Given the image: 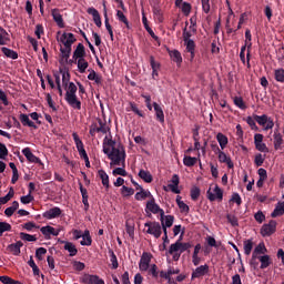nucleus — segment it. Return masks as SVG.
Returning a JSON list of instances; mask_svg holds the SVG:
<instances>
[{
  "label": "nucleus",
  "mask_w": 284,
  "mask_h": 284,
  "mask_svg": "<svg viewBox=\"0 0 284 284\" xmlns=\"http://www.w3.org/2000/svg\"><path fill=\"white\" fill-rule=\"evenodd\" d=\"M284 214V202H278L271 213L272 219H276V216H283Z\"/></svg>",
  "instance_id": "2f4dec72"
},
{
  "label": "nucleus",
  "mask_w": 284,
  "mask_h": 284,
  "mask_svg": "<svg viewBox=\"0 0 284 284\" xmlns=\"http://www.w3.org/2000/svg\"><path fill=\"white\" fill-rule=\"evenodd\" d=\"M185 43L186 52L191 54V61L194 59V52L196 50V43H194V40H187Z\"/></svg>",
  "instance_id": "72a5a7b5"
},
{
  "label": "nucleus",
  "mask_w": 284,
  "mask_h": 284,
  "mask_svg": "<svg viewBox=\"0 0 284 284\" xmlns=\"http://www.w3.org/2000/svg\"><path fill=\"white\" fill-rule=\"evenodd\" d=\"M82 240L80 241V245L90 247L92 245V235H90V231L85 230L82 234Z\"/></svg>",
  "instance_id": "bb28decb"
},
{
  "label": "nucleus",
  "mask_w": 284,
  "mask_h": 284,
  "mask_svg": "<svg viewBox=\"0 0 284 284\" xmlns=\"http://www.w3.org/2000/svg\"><path fill=\"white\" fill-rule=\"evenodd\" d=\"M275 80L278 81V83H284V69L275 70Z\"/></svg>",
  "instance_id": "4d7b16f0"
},
{
  "label": "nucleus",
  "mask_w": 284,
  "mask_h": 284,
  "mask_svg": "<svg viewBox=\"0 0 284 284\" xmlns=\"http://www.w3.org/2000/svg\"><path fill=\"white\" fill-rule=\"evenodd\" d=\"M20 239L21 241H28L29 243H34V241H37V235H30L28 233L21 232Z\"/></svg>",
  "instance_id": "603ef678"
},
{
  "label": "nucleus",
  "mask_w": 284,
  "mask_h": 284,
  "mask_svg": "<svg viewBox=\"0 0 284 284\" xmlns=\"http://www.w3.org/2000/svg\"><path fill=\"white\" fill-rule=\"evenodd\" d=\"M65 90V101L69 103L70 106L73 108V110H81V100L77 98V84L74 82H69L67 87H64Z\"/></svg>",
  "instance_id": "7ed1b4c3"
},
{
  "label": "nucleus",
  "mask_w": 284,
  "mask_h": 284,
  "mask_svg": "<svg viewBox=\"0 0 284 284\" xmlns=\"http://www.w3.org/2000/svg\"><path fill=\"white\" fill-rule=\"evenodd\" d=\"M81 283L84 284H105L103 280H101L98 275H90V274H84L80 278Z\"/></svg>",
  "instance_id": "9b49d317"
},
{
  "label": "nucleus",
  "mask_w": 284,
  "mask_h": 284,
  "mask_svg": "<svg viewBox=\"0 0 284 284\" xmlns=\"http://www.w3.org/2000/svg\"><path fill=\"white\" fill-rule=\"evenodd\" d=\"M148 272L153 276V278H159V266H156V264H152Z\"/></svg>",
  "instance_id": "13d9d810"
},
{
  "label": "nucleus",
  "mask_w": 284,
  "mask_h": 284,
  "mask_svg": "<svg viewBox=\"0 0 284 284\" xmlns=\"http://www.w3.org/2000/svg\"><path fill=\"white\" fill-rule=\"evenodd\" d=\"M110 132V125H108V122H103L101 118H98L95 122H92L89 126V134L90 136H97V134H100V136H103V134H108Z\"/></svg>",
  "instance_id": "20e7f679"
},
{
  "label": "nucleus",
  "mask_w": 284,
  "mask_h": 284,
  "mask_svg": "<svg viewBox=\"0 0 284 284\" xmlns=\"http://www.w3.org/2000/svg\"><path fill=\"white\" fill-rule=\"evenodd\" d=\"M261 263V270H267L268 265H272V260L270 258V255H262L257 257Z\"/></svg>",
  "instance_id": "f704fd0d"
},
{
  "label": "nucleus",
  "mask_w": 284,
  "mask_h": 284,
  "mask_svg": "<svg viewBox=\"0 0 284 284\" xmlns=\"http://www.w3.org/2000/svg\"><path fill=\"white\" fill-rule=\"evenodd\" d=\"M23 245V242L18 241L13 244H10L7 246V252H9V254H13V256H19V254H21V246Z\"/></svg>",
  "instance_id": "f3484780"
},
{
  "label": "nucleus",
  "mask_w": 284,
  "mask_h": 284,
  "mask_svg": "<svg viewBox=\"0 0 284 284\" xmlns=\"http://www.w3.org/2000/svg\"><path fill=\"white\" fill-rule=\"evenodd\" d=\"M142 23H143L146 32L150 34V37H152V39H154V41H159V38L156 37V34L154 33L152 28H150V24L148 23V17H145V14H143V17H142Z\"/></svg>",
  "instance_id": "7c9ffc66"
},
{
  "label": "nucleus",
  "mask_w": 284,
  "mask_h": 284,
  "mask_svg": "<svg viewBox=\"0 0 284 284\" xmlns=\"http://www.w3.org/2000/svg\"><path fill=\"white\" fill-rule=\"evenodd\" d=\"M6 156H8V148L0 142V159H6Z\"/></svg>",
  "instance_id": "338daca9"
},
{
  "label": "nucleus",
  "mask_w": 284,
  "mask_h": 284,
  "mask_svg": "<svg viewBox=\"0 0 284 284\" xmlns=\"http://www.w3.org/2000/svg\"><path fill=\"white\" fill-rule=\"evenodd\" d=\"M98 174L102 181V185H104V187H110V176L108 175V173H105L104 170H99Z\"/></svg>",
  "instance_id": "e433bc0d"
},
{
  "label": "nucleus",
  "mask_w": 284,
  "mask_h": 284,
  "mask_svg": "<svg viewBox=\"0 0 284 284\" xmlns=\"http://www.w3.org/2000/svg\"><path fill=\"white\" fill-rule=\"evenodd\" d=\"M40 232L45 239H50V236H59V231L52 226H42Z\"/></svg>",
  "instance_id": "4be33fe9"
},
{
  "label": "nucleus",
  "mask_w": 284,
  "mask_h": 284,
  "mask_svg": "<svg viewBox=\"0 0 284 284\" xmlns=\"http://www.w3.org/2000/svg\"><path fill=\"white\" fill-rule=\"evenodd\" d=\"M22 154L26 156V159L30 163H41V159H39L37 155L32 154V151L30 150V148L23 149Z\"/></svg>",
  "instance_id": "5701e85b"
},
{
  "label": "nucleus",
  "mask_w": 284,
  "mask_h": 284,
  "mask_svg": "<svg viewBox=\"0 0 284 284\" xmlns=\"http://www.w3.org/2000/svg\"><path fill=\"white\" fill-rule=\"evenodd\" d=\"M255 149L258 151V152H270V149H267V145L263 142H257L255 144Z\"/></svg>",
  "instance_id": "69168bd1"
},
{
  "label": "nucleus",
  "mask_w": 284,
  "mask_h": 284,
  "mask_svg": "<svg viewBox=\"0 0 284 284\" xmlns=\"http://www.w3.org/2000/svg\"><path fill=\"white\" fill-rule=\"evenodd\" d=\"M89 65L90 64L85 61V58L78 59V70L80 74H83L88 70Z\"/></svg>",
  "instance_id": "4c0bfd02"
},
{
  "label": "nucleus",
  "mask_w": 284,
  "mask_h": 284,
  "mask_svg": "<svg viewBox=\"0 0 284 284\" xmlns=\"http://www.w3.org/2000/svg\"><path fill=\"white\" fill-rule=\"evenodd\" d=\"M85 58V47L83 43H79L73 52V59L74 61H78V59H84Z\"/></svg>",
  "instance_id": "393cba45"
},
{
  "label": "nucleus",
  "mask_w": 284,
  "mask_h": 284,
  "mask_svg": "<svg viewBox=\"0 0 284 284\" xmlns=\"http://www.w3.org/2000/svg\"><path fill=\"white\" fill-rule=\"evenodd\" d=\"M1 52L4 54V57H7V59H19V53L12 49H8L7 47H2Z\"/></svg>",
  "instance_id": "c756f323"
},
{
  "label": "nucleus",
  "mask_w": 284,
  "mask_h": 284,
  "mask_svg": "<svg viewBox=\"0 0 284 284\" xmlns=\"http://www.w3.org/2000/svg\"><path fill=\"white\" fill-rule=\"evenodd\" d=\"M169 55L176 63L178 65H181L183 63V57H181V52L179 50H172L169 51Z\"/></svg>",
  "instance_id": "cd10ccee"
},
{
  "label": "nucleus",
  "mask_w": 284,
  "mask_h": 284,
  "mask_svg": "<svg viewBox=\"0 0 284 284\" xmlns=\"http://www.w3.org/2000/svg\"><path fill=\"white\" fill-rule=\"evenodd\" d=\"M252 250H254V242L252 240L244 241V254L250 256L252 254Z\"/></svg>",
  "instance_id": "79ce46f5"
},
{
  "label": "nucleus",
  "mask_w": 284,
  "mask_h": 284,
  "mask_svg": "<svg viewBox=\"0 0 284 284\" xmlns=\"http://www.w3.org/2000/svg\"><path fill=\"white\" fill-rule=\"evenodd\" d=\"M267 252V248L265 247V243H260L253 251V261H256L258 257V254H265Z\"/></svg>",
  "instance_id": "473e14b6"
},
{
  "label": "nucleus",
  "mask_w": 284,
  "mask_h": 284,
  "mask_svg": "<svg viewBox=\"0 0 284 284\" xmlns=\"http://www.w3.org/2000/svg\"><path fill=\"white\" fill-rule=\"evenodd\" d=\"M113 176H128V171L123 168H116L112 171Z\"/></svg>",
  "instance_id": "680f3d73"
},
{
  "label": "nucleus",
  "mask_w": 284,
  "mask_h": 284,
  "mask_svg": "<svg viewBox=\"0 0 284 284\" xmlns=\"http://www.w3.org/2000/svg\"><path fill=\"white\" fill-rule=\"evenodd\" d=\"M179 183H181V179L178 174H174L171 179V183L169 184V189L173 194H181V190H179Z\"/></svg>",
  "instance_id": "a211bd4d"
},
{
  "label": "nucleus",
  "mask_w": 284,
  "mask_h": 284,
  "mask_svg": "<svg viewBox=\"0 0 284 284\" xmlns=\"http://www.w3.org/2000/svg\"><path fill=\"white\" fill-rule=\"evenodd\" d=\"M139 176L140 179H143L145 183H152V174L150 173V171L140 170Z\"/></svg>",
  "instance_id": "49530a36"
},
{
  "label": "nucleus",
  "mask_w": 284,
  "mask_h": 284,
  "mask_svg": "<svg viewBox=\"0 0 284 284\" xmlns=\"http://www.w3.org/2000/svg\"><path fill=\"white\" fill-rule=\"evenodd\" d=\"M121 194L124 196H132V194H134V189L123 185L121 189Z\"/></svg>",
  "instance_id": "e2e57ef3"
},
{
  "label": "nucleus",
  "mask_w": 284,
  "mask_h": 284,
  "mask_svg": "<svg viewBox=\"0 0 284 284\" xmlns=\"http://www.w3.org/2000/svg\"><path fill=\"white\" fill-rule=\"evenodd\" d=\"M133 185H135L136 190H140V192H138L135 194V200L136 201H145V199H148V196H151L150 191H145L143 190V187L141 185H139V183L132 181Z\"/></svg>",
  "instance_id": "4468645a"
},
{
  "label": "nucleus",
  "mask_w": 284,
  "mask_h": 284,
  "mask_svg": "<svg viewBox=\"0 0 284 284\" xmlns=\"http://www.w3.org/2000/svg\"><path fill=\"white\" fill-rule=\"evenodd\" d=\"M233 103L236 108H240V110H247V105L245 104V101H243L242 97H235L233 99Z\"/></svg>",
  "instance_id": "de8ad7c7"
},
{
  "label": "nucleus",
  "mask_w": 284,
  "mask_h": 284,
  "mask_svg": "<svg viewBox=\"0 0 284 284\" xmlns=\"http://www.w3.org/2000/svg\"><path fill=\"white\" fill-rule=\"evenodd\" d=\"M72 136H73V141L75 143L78 152L81 150H84L85 148L83 146V141H81V139L79 138V134L72 133Z\"/></svg>",
  "instance_id": "8fccbe9b"
},
{
  "label": "nucleus",
  "mask_w": 284,
  "mask_h": 284,
  "mask_svg": "<svg viewBox=\"0 0 284 284\" xmlns=\"http://www.w3.org/2000/svg\"><path fill=\"white\" fill-rule=\"evenodd\" d=\"M87 12L88 14H91L93 17V21L95 26L98 28H101L102 22H101V14H99V11L94 7H91L87 10Z\"/></svg>",
  "instance_id": "b1692460"
},
{
  "label": "nucleus",
  "mask_w": 284,
  "mask_h": 284,
  "mask_svg": "<svg viewBox=\"0 0 284 284\" xmlns=\"http://www.w3.org/2000/svg\"><path fill=\"white\" fill-rule=\"evenodd\" d=\"M19 120L24 128H33V130H38L39 128L33 121L30 120V115L26 113H21Z\"/></svg>",
  "instance_id": "2eb2a0df"
},
{
  "label": "nucleus",
  "mask_w": 284,
  "mask_h": 284,
  "mask_svg": "<svg viewBox=\"0 0 284 284\" xmlns=\"http://www.w3.org/2000/svg\"><path fill=\"white\" fill-rule=\"evenodd\" d=\"M109 254H110L112 270H118L119 268V260L116 258V254H114V251H112V250H109Z\"/></svg>",
  "instance_id": "09e8293b"
},
{
  "label": "nucleus",
  "mask_w": 284,
  "mask_h": 284,
  "mask_svg": "<svg viewBox=\"0 0 284 284\" xmlns=\"http://www.w3.org/2000/svg\"><path fill=\"white\" fill-rule=\"evenodd\" d=\"M28 265L31 266V268L33 270L34 276H39V266H37V263H34V260L32 257H30V260L28 261Z\"/></svg>",
  "instance_id": "bf43d9fd"
},
{
  "label": "nucleus",
  "mask_w": 284,
  "mask_h": 284,
  "mask_svg": "<svg viewBox=\"0 0 284 284\" xmlns=\"http://www.w3.org/2000/svg\"><path fill=\"white\" fill-rule=\"evenodd\" d=\"M169 254L173 256V261H179L181 258L180 241H176L175 243L171 244L169 248Z\"/></svg>",
  "instance_id": "f8f14e48"
},
{
  "label": "nucleus",
  "mask_w": 284,
  "mask_h": 284,
  "mask_svg": "<svg viewBox=\"0 0 284 284\" xmlns=\"http://www.w3.org/2000/svg\"><path fill=\"white\" fill-rule=\"evenodd\" d=\"M59 216H61V209L59 206H54L43 213V217L49 221L52 219H59Z\"/></svg>",
  "instance_id": "dca6fc26"
},
{
  "label": "nucleus",
  "mask_w": 284,
  "mask_h": 284,
  "mask_svg": "<svg viewBox=\"0 0 284 284\" xmlns=\"http://www.w3.org/2000/svg\"><path fill=\"white\" fill-rule=\"evenodd\" d=\"M8 41H10L8 31L0 27V45H7Z\"/></svg>",
  "instance_id": "ea45409f"
},
{
  "label": "nucleus",
  "mask_w": 284,
  "mask_h": 284,
  "mask_svg": "<svg viewBox=\"0 0 284 284\" xmlns=\"http://www.w3.org/2000/svg\"><path fill=\"white\" fill-rule=\"evenodd\" d=\"M253 119L256 121V123H258V125H262L264 130H272V128H274V120L266 114L254 115Z\"/></svg>",
  "instance_id": "0eeeda50"
},
{
  "label": "nucleus",
  "mask_w": 284,
  "mask_h": 284,
  "mask_svg": "<svg viewBox=\"0 0 284 284\" xmlns=\"http://www.w3.org/2000/svg\"><path fill=\"white\" fill-rule=\"evenodd\" d=\"M45 254H48V250H45V247H39L36 251V258H38V261H43Z\"/></svg>",
  "instance_id": "5fc2aeb1"
},
{
  "label": "nucleus",
  "mask_w": 284,
  "mask_h": 284,
  "mask_svg": "<svg viewBox=\"0 0 284 284\" xmlns=\"http://www.w3.org/2000/svg\"><path fill=\"white\" fill-rule=\"evenodd\" d=\"M161 225L163 232H165L168 227H172V225H174V216L164 214L163 216H161Z\"/></svg>",
  "instance_id": "412c9836"
},
{
  "label": "nucleus",
  "mask_w": 284,
  "mask_h": 284,
  "mask_svg": "<svg viewBox=\"0 0 284 284\" xmlns=\"http://www.w3.org/2000/svg\"><path fill=\"white\" fill-rule=\"evenodd\" d=\"M216 141L220 144L221 150H225L227 148L229 140L223 133L216 134Z\"/></svg>",
  "instance_id": "c9c22d12"
},
{
  "label": "nucleus",
  "mask_w": 284,
  "mask_h": 284,
  "mask_svg": "<svg viewBox=\"0 0 284 284\" xmlns=\"http://www.w3.org/2000/svg\"><path fill=\"white\" fill-rule=\"evenodd\" d=\"M153 108H154V112L158 121L160 123H165V114L163 113V109L161 108V105H159V103L156 102H153Z\"/></svg>",
  "instance_id": "a878e982"
},
{
  "label": "nucleus",
  "mask_w": 284,
  "mask_h": 284,
  "mask_svg": "<svg viewBox=\"0 0 284 284\" xmlns=\"http://www.w3.org/2000/svg\"><path fill=\"white\" fill-rule=\"evenodd\" d=\"M209 201H223V190L219 185H214L213 192L212 187L206 192Z\"/></svg>",
  "instance_id": "6e6552de"
},
{
  "label": "nucleus",
  "mask_w": 284,
  "mask_h": 284,
  "mask_svg": "<svg viewBox=\"0 0 284 284\" xmlns=\"http://www.w3.org/2000/svg\"><path fill=\"white\" fill-rule=\"evenodd\" d=\"M12 225L8 222H0V236H3V232H10Z\"/></svg>",
  "instance_id": "6e6d98bb"
},
{
  "label": "nucleus",
  "mask_w": 284,
  "mask_h": 284,
  "mask_svg": "<svg viewBox=\"0 0 284 284\" xmlns=\"http://www.w3.org/2000/svg\"><path fill=\"white\" fill-rule=\"evenodd\" d=\"M254 219L256 222L263 223V221H265V214H263V211H258L254 214Z\"/></svg>",
  "instance_id": "774afa93"
},
{
  "label": "nucleus",
  "mask_w": 284,
  "mask_h": 284,
  "mask_svg": "<svg viewBox=\"0 0 284 284\" xmlns=\"http://www.w3.org/2000/svg\"><path fill=\"white\" fill-rule=\"evenodd\" d=\"M64 250L69 252V256H77V254H79L77 245H74L72 242H64Z\"/></svg>",
  "instance_id": "c85d7f7f"
},
{
  "label": "nucleus",
  "mask_w": 284,
  "mask_h": 284,
  "mask_svg": "<svg viewBox=\"0 0 284 284\" xmlns=\"http://www.w3.org/2000/svg\"><path fill=\"white\" fill-rule=\"evenodd\" d=\"M217 156H219L220 163H225L230 170H232L234 168V162H232V158L227 156V154H225V152L220 151L217 153Z\"/></svg>",
  "instance_id": "aec40b11"
},
{
  "label": "nucleus",
  "mask_w": 284,
  "mask_h": 284,
  "mask_svg": "<svg viewBox=\"0 0 284 284\" xmlns=\"http://www.w3.org/2000/svg\"><path fill=\"white\" fill-rule=\"evenodd\" d=\"M144 226L146 227V234H151V236H154V239H161L163 230L159 222H146Z\"/></svg>",
  "instance_id": "39448f33"
},
{
  "label": "nucleus",
  "mask_w": 284,
  "mask_h": 284,
  "mask_svg": "<svg viewBox=\"0 0 284 284\" xmlns=\"http://www.w3.org/2000/svg\"><path fill=\"white\" fill-rule=\"evenodd\" d=\"M206 274H210V265L204 264L201 266H197L191 275L192 281H194V278H203V276H205Z\"/></svg>",
  "instance_id": "9d476101"
},
{
  "label": "nucleus",
  "mask_w": 284,
  "mask_h": 284,
  "mask_svg": "<svg viewBox=\"0 0 284 284\" xmlns=\"http://www.w3.org/2000/svg\"><path fill=\"white\" fill-rule=\"evenodd\" d=\"M146 210H149V212H152V214H160V216H163L165 214V212L159 206V204H156L154 199L146 203Z\"/></svg>",
  "instance_id": "ddd939ff"
},
{
  "label": "nucleus",
  "mask_w": 284,
  "mask_h": 284,
  "mask_svg": "<svg viewBox=\"0 0 284 284\" xmlns=\"http://www.w3.org/2000/svg\"><path fill=\"white\" fill-rule=\"evenodd\" d=\"M199 196H201V189H199L197 186H193L191 189L192 201H199Z\"/></svg>",
  "instance_id": "864d4df0"
},
{
  "label": "nucleus",
  "mask_w": 284,
  "mask_h": 284,
  "mask_svg": "<svg viewBox=\"0 0 284 284\" xmlns=\"http://www.w3.org/2000/svg\"><path fill=\"white\" fill-rule=\"evenodd\" d=\"M153 255L150 252H143L139 262L140 272H148L150 270V263H152Z\"/></svg>",
  "instance_id": "423d86ee"
},
{
  "label": "nucleus",
  "mask_w": 284,
  "mask_h": 284,
  "mask_svg": "<svg viewBox=\"0 0 284 284\" xmlns=\"http://www.w3.org/2000/svg\"><path fill=\"white\" fill-rule=\"evenodd\" d=\"M276 221L271 220L267 224H263L261 229V235L262 236H272L274 232H276Z\"/></svg>",
  "instance_id": "1a4fd4ad"
},
{
  "label": "nucleus",
  "mask_w": 284,
  "mask_h": 284,
  "mask_svg": "<svg viewBox=\"0 0 284 284\" xmlns=\"http://www.w3.org/2000/svg\"><path fill=\"white\" fill-rule=\"evenodd\" d=\"M0 283H3V284H17L19 282L12 280L10 276L2 275V276H0Z\"/></svg>",
  "instance_id": "0e129e2a"
},
{
  "label": "nucleus",
  "mask_w": 284,
  "mask_h": 284,
  "mask_svg": "<svg viewBox=\"0 0 284 284\" xmlns=\"http://www.w3.org/2000/svg\"><path fill=\"white\" fill-rule=\"evenodd\" d=\"M32 201H34V196H32V194H28V195H23L20 197V202L23 204V205H28L30 203H32Z\"/></svg>",
  "instance_id": "052dcab7"
},
{
  "label": "nucleus",
  "mask_w": 284,
  "mask_h": 284,
  "mask_svg": "<svg viewBox=\"0 0 284 284\" xmlns=\"http://www.w3.org/2000/svg\"><path fill=\"white\" fill-rule=\"evenodd\" d=\"M19 210V202H17V201H13L12 202V205L11 206H9V207H7L6 210H4V214H6V216H12V214H14V212L16 211H18Z\"/></svg>",
  "instance_id": "58836bf2"
},
{
  "label": "nucleus",
  "mask_w": 284,
  "mask_h": 284,
  "mask_svg": "<svg viewBox=\"0 0 284 284\" xmlns=\"http://www.w3.org/2000/svg\"><path fill=\"white\" fill-rule=\"evenodd\" d=\"M197 161H199V159H196V158H192L190 155H185L184 159H183V164L186 168H194V165H196Z\"/></svg>",
  "instance_id": "a19ab883"
},
{
  "label": "nucleus",
  "mask_w": 284,
  "mask_h": 284,
  "mask_svg": "<svg viewBox=\"0 0 284 284\" xmlns=\"http://www.w3.org/2000/svg\"><path fill=\"white\" fill-rule=\"evenodd\" d=\"M14 199V189L10 187L6 196L0 197V205H6L10 200Z\"/></svg>",
  "instance_id": "37998d69"
},
{
  "label": "nucleus",
  "mask_w": 284,
  "mask_h": 284,
  "mask_svg": "<svg viewBox=\"0 0 284 284\" xmlns=\"http://www.w3.org/2000/svg\"><path fill=\"white\" fill-rule=\"evenodd\" d=\"M51 16L53 17V21L59 26L60 28H65V23L63 22V16L61 14V11L59 9H52Z\"/></svg>",
  "instance_id": "6ab92c4d"
},
{
  "label": "nucleus",
  "mask_w": 284,
  "mask_h": 284,
  "mask_svg": "<svg viewBox=\"0 0 284 284\" xmlns=\"http://www.w3.org/2000/svg\"><path fill=\"white\" fill-rule=\"evenodd\" d=\"M58 42L60 44V63L61 65H72L77 63L74 60V55L70 60V54H72V44L77 43V38L73 33L64 32L60 37H58Z\"/></svg>",
  "instance_id": "f03ea898"
},
{
  "label": "nucleus",
  "mask_w": 284,
  "mask_h": 284,
  "mask_svg": "<svg viewBox=\"0 0 284 284\" xmlns=\"http://www.w3.org/2000/svg\"><path fill=\"white\" fill-rule=\"evenodd\" d=\"M103 152L110 159L111 168H114V165L125 168V148L121 143L116 144V141L105 136L103 140Z\"/></svg>",
  "instance_id": "f257e3e1"
},
{
  "label": "nucleus",
  "mask_w": 284,
  "mask_h": 284,
  "mask_svg": "<svg viewBox=\"0 0 284 284\" xmlns=\"http://www.w3.org/2000/svg\"><path fill=\"white\" fill-rule=\"evenodd\" d=\"M283 145V135L281 133H274V148L278 150Z\"/></svg>",
  "instance_id": "3c124183"
},
{
  "label": "nucleus",
  "mask_w": 284,
  "mask_h": 284,
  "mask_svg": "<svg viewBox=\"0 0 284 284\" xmlns=\"http://www.w3.org/2000/svg\"><path fill=\"white\" fill-rule=\"evenodd\" d=\"M116 17H118V21H120L121 23H124L125 28H128V30H130V21H128V17H125L123 11L118 10Z\"/></svg>",
  "instance_id": "c03bdc74"
},
{
  "label": "nucleus",
  "mask_w": 284,
  "mask_h": 284,
  "mask_svg": "<svg viewBox=\"0 0 284 284\" xmlns=\"http://www.w3.org/2000/svg\"><path fill=\"white\" fill-rule=\"evenodd\" d=\"M181 199H182L181 195L176 196L175 201L178 203V206L181 210V212H185V214H187L190 212V206L185 204V202H183Z\"/></svg>",
  "instance_id": "a18cd8bd"
}]
</instances>
